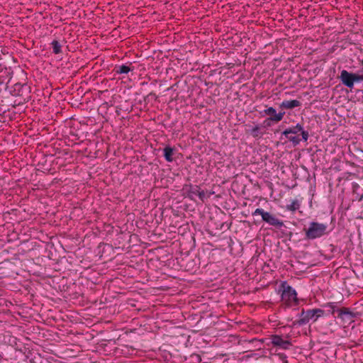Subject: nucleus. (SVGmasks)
<instances>
[{
  "mask_svg": "<svg viewBox=\"0 0 363 363\" xmlns=\"http://www.w3.org/2000/svg\"><path fill=\"white\" fill-rule=\"evenodd\" d=\"M325 307L330 308L331 313L333 315L335 314V313L337 311L339 308H337L336 303L334 302L328 303L325 305Z\"/></svg>",
  "mask_w": 363,
  "mask_h": 363,
  "instance_id": "18",
  "label": "nucleus"
},
{
  "mask_svg": "<svg viewBox=\"0 0 363 363\" xmlns=\"http://www.w3.org/2000/svg\"><path fill=\"white\" fill-rule=\"evenodd\" d=\"M299 203L298 201H294L290 205L287 206V209L291 211H295L299 208Z\"/></svg>",
  "mask_w": 363,
  "mask_h": 363,
  "instance_id": "17",
  "label": "nucleus"
},
{
  "mask_svg": "<svg viewBox=\"0 0 363 363\" xmlns=\"http://www.w3.org/2000/svg\"><path fill=\"white\" fill-rule=\"evenodd\" d=\"M213 194H214L213 191L208 192V191H205L203 190L200 189L198 197L201 201L204 202Z\"/></svg>",
  "mask_w": 363,
  "mask_h": 363,
  "instance_id": "14",
  "label": "nucleus"
},
{
  "mask_svg": "<svg viewBox=\"0 0 363 363\" xmlns=\"http://www.w3.org/2000/svg\"><path fill=\"white\" fill-rule=\"evenodd\" d=\"M252 215H260L264 222L278 228H281L284 225L282 220L278 219L275 216L270 213L264 211L262 208H257Z\"/></svg>",
  "mask_w": 363,
  "mask_h": 363,
  "instance_id": "3",
  "label": "nucleus"
},
{
  "mask_svg": "<svg viewBox=\"0 0 363 363\" xmlns=\"http://www.w3.org/2000/svg\"><path fill=\"white\" fill-rule=\"evenodd\" d=\"M302 127H303L302 125L297 123L295 126H293V127H291V128H286V130H284L282 132V135L284 136H288V135H290V134L296 135L298 133H299L301 130H302Z\"/></svg>",
  "mask_w": 363,
  "mask_h": 363,
  "instance_id": "11",
  "label": "nucleus"
},
{
  "mask_svg": "<svg viewBox=\"0 0 363 363\" xmlns=\"http://www.w3.org/2000/svg\"><path fill=\"white\" fill-rule=\"evenodd\" d=\"M354 73L349 72L345 69L341 71L339 79L341 82L348 88H353L354 86Z\"/></svg>",
  "mask_w": 363,
  "mask_h": 363,
  "instance_id": "7",
  "label": "nucleus"
},
{
  "mask_svg": "<svg viewBox=\"0 0 363 363\" xmlns=\"http://www.w3.org/2000/svg\"><path fill=\"white\" fill-rule=\"evenodd\" d=\"M362 69H363V60H362Z\"/></svg>",
  "mask_w": 363,
  "mask_h": 363,
  "instance_id": "24",
  "label": "nucleus"
},
{
  "mask_svg": "<svg viewBox=\"0 0 363 363\" xmlns=\"http://www.w3.org/2000/svg\"><path fill=\"white\" fill-rule=\"evenodd\" d=\"M52 50L55 54H59L62 52L61 45L57 40H53L51 43Z\"/></svg>",
  "mask_w": 363,
  "mask_h": 363,
  "instance_id": "15",
  "label": "nucleus"
},
{
  "mask_svg": "<svg viewBox=\"0 0 363 363\" xmlns=\"http://www.w3.org/2000/svg\"><path fill=\"white\" fill-rule=\"evenodd\" d=\"M328 226L325 224L317 222H311L308 229H305L306 238L308 240H315L319 238L327 233Z\"/></svg>",
  "mask_w": 363,
  "mask_h": 363,
  "instance_id": "2",
  "label": "nucleus"
},
{
  "mask_svg": "<svg viewBox=\"0 0 363 363\" xmlns=\"http://www.w3.org/2000/svg\"><path fill=\"white\" fill-rule=\"evenodd\" d=\"M337 318L341 319L344 324L350 325L354 321L357 313L352 311L349 308L343 307L337 310Z\"/></svg>",
  "mask_w": 363,
  "mask_h": 363,
  "instance_id": "6",
  "label": "nucleus"
},
{
  "mask_svg": "<svg viewBox=\"0 0 363 363\" xmlns=\"http://www.w3.org/2000/svg\"><path fill=\"white\" fill-rule=\"evenodd\" d=\"M15 86H16L15 89H29V87L27 86L26 84H16Z\"/></svg>",
  "mask_w": 363,
  "mask_h": 363,
  "instance_id": "22",
  "label": "nucleus"
},
{
  "mask_svg": "<svg viewBox=\"0 0 363 363\" xmlns=\"http://www.w3.org/2000/svg\"><path fill=\"white\" fill-rule=\"evenodd\" d=\"M272 344L274 346L279 347L281 349L287 350L291 345L289 340H283L279 335H274L271 337Z\"/></svg>",
  "mask_w": 363,
  "mask_h": 363,
  "instance_id": "8",
  "label": "nucleus"
},
{
  "mask_svg": "<svg viewBox=\"0 0 363 363\" xmlns=\"http://www.w3.org/2000/svg\"><path fill=\"white\" fill-rule=\"evenodd\" d=\"M300 132L302 136V140L304 141H307L309 136L308 131L304 130L303 127H302V130H301Z\"/></svg>",
  "mask_w": 363,
  "mask_h": 363,
  "instance_id": "21",
  "label": "nucleus"
},
{
  "mask_svg": "<svg viewBox=\"0 0 363 363\" xmlns=\"http://www.w3.org/2000/svg\"><path fill=\"white\" fill-rule=\"evenodd\" d=\"M174 148L169 147V146H167L164 148L163 151H164V157L165 158V160L167 161V162H172L173 161V154H174Z\"/></svg>",
  "mask_w": 363,
  "mask_h": 363,
  "instance_id": "12",
  "label": "nucleus"
},
{
  "mask_svg": "<svg viewBox=\"0 0 363 363\" xmlns=\"http://www.w3.org/2000/svg\"><path fill=\"white\" fill-rule=\"evenodd\" d=\"M200 189L201 188L198 185H187L186 186V196L191 200H195V197L198 196Z\"/></svg>",
  "mask_w": 363,
  "mask_h": 363,
  "instance_id": "9",
  "label": "nucleus"
},
{
  "mask_svg": "<svg viewBox=\"0 0 363 363\" xmlns=\"http://www.w3.org/2000/svg\"><path fill=\"white\" fill-rule=\"evenodd\" d=\"M298 316H299V319L305 318L306 316V311H305L304 309H302L301 312L298 314Z\"/></svg>",
  "mask_w": 363,
  "mask_h": 363,
  "instance_id": "23",
  "label": "nucleus"
},
{
  "mask_svg": "<svg viewBox=\"0 0 363 363\" xmlns=\"http://www.w3.org/2000/svg\"><path fill=\"white\" fill-rule=\"evenodd\" d=\"M323 314L324 311L320 308L307 310L306 318L294 320L292 323L291 327H294L296 325H304L307 324L310 321V320L312 319H314V321H315L318 318L321 317L322 315H323Z\"/></svg>",
  "mask_w": 363,
  "mask_h": 363,
  "instance_id": "4",
  "label": "nucleus"
},
{
  "mask_svg": "<svg viewBox=\"0 0 363 363\" xmlns=\"http://www.w3.org/2000/svg\"><path fill=\"white\" fill-rule=\"evenodd\" d=\"M260 114L262 116H269V117L264 121V123H266L267 125L269 126L271 125V121L274 123H278L281 121L284 118L285 112H279L277 113L275 108H274L273 107H269L264 109V111H261Z\"/></svg>",
  "mask_w": 363,
  "mask_h": 363,
  "instance_id": "5",
  "label": "nucleus"
},
{
  "mask_svg": "<svg viewBox=\"0 0 363 363\" xmlns=\"http://www.w3.org/2000/svg\"><path fill=\"white\" fill-rule=\"evenodd\" d=\"M354 82H363V74H358L356 73H354Z\"/></svg>",
  "mask_w": 363,
  "mask_h": 363,
  "instance_id": "20",
  "label": "nucleus"
},
{
  "mask_svg": "<svg viewBox=\"0 0 363 363\" xmlns=\"http://www.w3.org/2000/svg\"><path fill=\"white\" fill-rule=\"evenodd\" d=\"M301 106V103L298 100H284L280 104L279 107L282 109H293Z\"/></svg>",
  "mask_w": 363,
  "mask_h": 363,
  "instance_id": "10",
  "label": "nucleus"
},
{
  "mask_svg": "<svg viewBox=\"0 0 363 363\" xmlns=\"http://www.w3.org/2000/svg\"><path fill=\"white\" fill-rule=\"evenodd\" d=\"M285 138L291 142L294 146L298 145L301 142V139L298 136H293L292 134L288 135V136H285Z\"/></svg>",
  "mask_w": 363,
  "mask_h": 363,
  "instance_id": "16",
  "label": "nucleus"
},
{
  "mask_svg": "<svg viewBox=\"0 0 363 363\" xmlns=\"http://www.w3.org/2000/svg\"><path fill=\"white\" fill-rule=\"evenodd\" d=\"M130 70H131L130 67L125 65L116 66V67H115V72L119 74H128Z\"/></svg>",
  "mask_w": 363,
  "mask_h": 363,
  "instance_id": "13",
  "label": "nucleus"
},
{
  "mask_svg": "<svg viewBox=\"0 0 363 363\" xmlns=\"http://www.w3.org/2000/svg\"><path fill=\"white\" fill-rule=\"evenodd\" d=\"M259 127L258 125H256L255 126L252 130H251V133L252 135V136L254 138H257L259 137Z\"/></svg>",
  "mask_w": 363,
  "mask_h": 363,
  "instance_id": "19",
  "label": "nucleus"
},
{
  "mask_svg": "<svg viewBox=\"0 0 363 363\" xmlns=\"http://www.w3.org/2000/svg\"><path fill=\"white\" fill-rule=\"evenodd\" d=\"M279 291H281V301L286 307H291L292 306H297L298 304V299L297 298V293L286 281H282Z\"/></svg>",
  "mask_w": 363,
  "mask_h": 363,
  "instance_id": "1",
  "label": "nucleus"
}]
</instances>
